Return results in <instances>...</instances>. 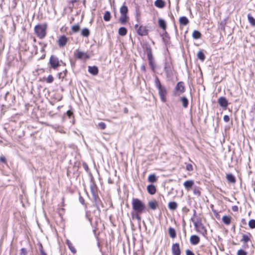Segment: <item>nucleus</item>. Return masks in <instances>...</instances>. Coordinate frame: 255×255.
Here are the masks:
<instances>
[{
  "mask_svg": "<svg viewBox=\"0 0 255 255\" xmlns=\"http://www.w3.org/2000/svg\"><path fill=\"white\" fill-rule=\"evenodd\" d=\"M154 83L155 87L158 90V94L161 101L163 103L166 102L167 95V90L166 88L161 85L157 77H155Z\"/></svg>",
  "mask_w": 255,
  "mask_h": 255,
  "instance_id": "f257e3e1",
  "label": "nucleus"
},
{
  "mask_svg": "<svg viewBox=\"0 0 255 255\" xmlns=\"http://www.w3.org/2000/svg\"><path fill=\"white\" fill-rule=\"evenodd\" d=\"M131 204L132 209L136 213H142L145 209L144 204L137 198H133Z\"/></svg>",
  "mask_w": 255,
  "mask_h": 255,
  "instance_id": "f03ea898",
  "label": "nucleus"
},
{
  "mask_svg": "<svg viewBox=\"0 0 255 255\" xmlns=\"http://www.w3.org/2000/svg\"><path fill=\"white\" fill-rule=\"evenodd\" d=\"M47 24H38L34 27V32L40 39L44 38L46 35Z\"/></svg>",
  "mask_w": 255,
  "mask_h": 255,
  "instance_id": "7ed1b4c3",
  "label": "nucleus"
},
{
  "mask_svg": "<svg viewBox=\"0 0 255 255\" xmlns=\"http://www.w3.org/2000/svg\"><path fill=\"white\" fill-rule=\"evenodd\" d=\"M164 70L167 77H169L172 75V66L170 60L166 59L164 62Z\"/></svg>",
  "mask_w": 255,
  "mask_h": 255,
  "instance_id": "20e7f679",
  "label": "nucleus"
},
{
  "mask_svg": "<svg viewBox=\"0 0 255 255\" xmlns=\"http://www.w3.org/2000/svg\"><path fill=\"white\" fill-rule=\"evenodd\" d=\"M58 58L55 55H51L49 59V63L52 68L56 69L60 66Z\"/></svg>",
  "mask_w": 255,
  "mask_h": 255,
  "instance_id": "39448f33",
  "label": "nucleus"
},
{
  "mask_svg": "<svg viewBox=\"0 0 255 255\" xmlns=\"http://www.w3.org/2000/svg\"><path fill=\"white\" fill-rule=\"evenodd\" d=\"M185 91V87L184 86V83L182 82H178L175 88L174 91V94L175 96H179L181 94L184 93Z\"/></svg>",
  "mask_w": 255,
  "mask_h": 255,
  "instance_id": "423d86ee",
  "label": "nucleus"
},
{
  "mask_svg": "<svg viewBox=\"0 0 255 255\" xmlns=\"http://www.w3.org/2000/svg\"><path fill=\"white\" fill-rule=\"evenodd\" d=\"M146 53H147V58H148V60L149 65L150 66L152 69L153 70H154V68H155V65L154 63L153 57L152 54L151 48H150V47H147L146 48Z\"/></svg>",
  "mask_w": 255,
  "mask_h": 255,
  "instance_id": "0eeeda50",
  "label": "nucleus"
},
{
  "mask_svg": "<svg viewBox=\"0 0 255 255\" xmlns=\"http://www.w3.org/2000/svg\"><path fill=\"white\" fill-rule=\"evenodd\" d=\"M134 27L138 35L140 36H145L147 35L148 31L145 26L141 25L139 27H138V25L135 24Z\"/></svg>",
  "mask_w": 255,
  "mask_h": 255,
  "instance_id": "6e6552de",
  "label": "nucleus"
},
{
  "mask_svg": "<svg viewBox=\"0 0 255 255\" xmlns=\"http://www.w3.org/2000/svg\"><path fill=\"white\" fill-rule=\"evenodd\" d=\"M75 56L79 59H87L90 58V56L86 52L77 50L75 52Z\"/></svg>",
  "mask_w": 255,
  "mask_h": 255,
  "instance_id": "1a4fd4ad",
  "label": "nucleus"
},
{
  "mask_svg": "<svg viewBox=\"0 0 255 255\" xmlns=\"http://www.w3.org/2000/svg\"><path fill=\"white\" fill-rule=\"evenodd\" d=\"M171 251L172 255H180L181 250L179 244H173L172 246Z\"/></svg>",
  "mask_w": 255,
  "mask_h": 255,
  "instance_id": "9d476101",
  "label": "nucleus"
},
{
  "mask_svg": "<svg viewBox=\"0 0 255 255\" xmlns=\"http://www.w3.org/2000/svg\"><path fill=\"white\" fill-rule=\"evenodd\" d=\"M68 42V38L64 35H61L59 37L57 43L58 46L60 47H62L65 46Z\"/></svg>",
  "mask_w": 255,
  "mask_h": 255,
  "instance_id": "9b49d317",
  "label": "nucleus"
},
{
  "mask_svg": "<svg viewBox=\"0 0 255 255\" xmlns=\"http://www.w3.org/2000/svg\"><path fill=\"white\" fill-rule=\"evenodd\" d=\"M218 102L219 104L220 105V106L222 108H224V109H226L229 104L228 101H227L226 98L224 97H221L219 98V99L218 100Z\"/></svg>",
  "mask_w": 255,
  "mask_h": 255,
  "instance_id": "f8f14e48",
  "label": "nucleus"
},
{
  "mask_svg": "<svg viewBox=\"0 0 255 255\" xmlns=\"http://www.w3.org/2000/svg\"><path fill=\"white\" fill-rule=\"evenodd\" d=\"M190 241L192 245H196L200 242V238L197 235H192L190 237Z\"/></svg>",
  "mask_w": 255,
  "mask_h": 255,
  "instance_id": "ddd939ff",
  "label": "nucleus"
},
{
  "mask_svg": "<svg viewBox=\"0 0 255 255\" xmlns=\"http://www.w3.org/2000/svg\"><path fill=\"white\" fill-rule=\"evenodd\" d=\"M88 72L93 75H96L98 74L99 70L98 67L96 66H88Z\"/></svg>",
  "mask_w": 255,
  "mask_h": 255,
  "instance_id": "4468645a",
  "label": "nucleus"
},
{
  "mask_svg": "<svg viewBox=\"0 0 255 255\" xmlns=\"http://www.w3.org/2000/svg\"><path fill=\"white\" fill-rule=\"evenodd\" d=\"M147 190L149 194L153 195L156 192V188L154 185L150 184L147 186Z\"/></svg>",
  "mask_w": 255,
  "mask_h": 255,
  "instance_id": "2eb2a0df",
  "label": "nucleus"
},
{
  "mask_svg": "<svg viewBox=\"0 0 255 255\" xmlns=\"http://www.w3.org/2000/svg\"><path fill=\"white\" fill-rule=\"evenodd\" d=\"M194 183V181L193 180H187L185 182H184L183 185L186 189L189 190L193 186Z\"/></svg>",
  "mask_w": 255,
  "mask_h": 255,
  "instance_id": "dca6fc26",
  "label": "nucleus"
},
{
  "mask_svg": "<svg viewBox=\"0 0 255 255\" xmlns=\"http://www.w3.org/2000/svg\"><path fill=\"white\" fill-rule=\"evenodd\" d=\"M90 190L92 195L98 194V188L95 183L91 184Z\"/></svg>",
  "mask_w": 255,
  "mask_h": 255,
  "instance_id": "f3484780",
  "label": "nucleus"
},
{
  "mask_svg": "<svg viewBox=\"0 0 255 255\" xmlns=\"http://www.w3.org/2000/svg\"><path fill=\"white\" fill-rule=\"evenodd\" d=\"M168 233L170 237L172 239H174L176 237V233L175 229L173 228H169Z\"/></svg>",
  "mask_w": 255,
  "mask_h": 255,
  "instance_id": "a211bd4d",
  "label": "nucleus"
},
{
  "mask_svg": "<svg viewBox=\"0 0 255 255\" xmlns=\"http://www.w3.org/2000/svg\"><path fill=\"white\" fill-rule=\"evenodd\" d=\"M154 4L158 8H163L165 6V2L163 0H156Z\"/></svg>",
  "mask_w": 255,
  "mask_h": 255,
  "instance_id": "6ab92c4d",
  "label": "nucleus"
},
{
  "mask_svg": "<svg viewBox=\"0 0 255 255\" xmlns=\"http://www.w3.org/2000/svg\"><path fill=\"white\" fill-rule=\"evenodd\" d=\"M179 22L181 24L186 25L189 23V20L186 16H182L179 18Z\"/></svg>",
  "mask_w": 255,
  "mask_h": 255,
  "instance_id": "aec40b11",
  "label": "nucleus"
},
{
  "mask_svg": "<svg viewBox=\"0 0 255 255\" xmlns=\"http://www.w3.org/2000/svg\"><path fill=\"white\" fill-rule=\"evenodd\" d=\"M251 236V235L250 233H249L248 235L244 234L241 241L244 242V243H247L250 240Z\"/></svg>",
  "mask_w": 255,
  "mask_h": 255,
  "instance_id": "412c9836",
  "label": "nucleus"
},
{
  "mask_svg": "<svg viewBox=\"0 0 255 255\" xmlns=\"http://www.w3.org/2000/svg\"><path fill=\"white\" fill-rule=\"evenodd\" d=\"M128 11V7L124 4L120 8L121 15H127Z\"/></svg>",
  "mask_w": 255,
  "mask_h": 255,
  "instance_id": "4be33fe9",
  "label": "nucleus"
},
{
  "mask_svg": "<svg viewBox=\"0 0 255 255\" xmlns=\"http://www.w3.org/2000/svg\"><path fill=\"white\" fill-rule=\"evenodd\" d=\"M92 196H93V198L95 204L97 209L99 210L98 203L99 202H100V199L98 196V194L93 195H92Z\"/></svg>",
  "mask_w": 255,
  "mask_h": 255,
  "instance_id": "5701e85b",
  "label": "nucleus"
},
{
  "mask_svg": "<svg viewBox=\"0 0 255 255\" xmlns=\"http://www.w3.org/2000/svg\"><path fill=\"white\" fill-rule=\"evenodd\" d=\"M148 206L151 209L154 210L157 207V203L155 201H151L148 202Z\"/></svg>",
  "mask_w": 255,
  "mask_h": 255,
  "instance_id": "b1692460",
  "label": "nucleus"
},
{
  "mask_svg": "<svg viewBox=\"0 0 255 255\" xmlns=\"http://www.w3.org/2000/svg\"><path fill=\"white\" fill-rule=\"evenodd\" d=\"M177 207V204L174 201L170 202L168 203V208L171 210H174Z\"/></svg>",
  "mask_w": 255,
  "mask_h": 255,
  "instance_id": "393cba45",
  "label": "nucleus"
},
{
  "mask_svg": "<svg viewBox=\"0 0 255 255\" xmlns=\"http://www.w3.org/2000/svg\"><path fill=\"white\" fill-rule=\"evenodd\" d=\"M66 244L68 246L69 249L73 253L75 254L76 252V251L75 249V248L73 246L72 244L71 243V242L69 240L66 241Z\"/></svg>",
  "mask_w": 255,
  "mask_h": 255,
  "instance_id": "a878e982",
  "label": "nucleus"
},
{
  "mask_svg": "<svg viewBox=\"0 0 255 255\" xmlns=\"http://www.w3.org/2000/svg\"><path fill=\"white\" fill-rule=\"evenodd\" d=\"M158 24L159 26L163 30H165L166 29V25L164 20L161 18L159 19Z\"/></svg>",
  "mask_w": 255,
  "mask_h": 255,
  "instance_id": "bb28decb",
  "label": "nucleus"
},
{
  "mask_svg": "<svg viewBox=\"0 0 255 255\" xmlns=\"http://www.w3.org/2000/svg\"><path fill=\"white\" fill-rule=\"evenodd\" d=\"M227 179L230 183H235L236 182V179L234 176L232 174H228L227 175Z\"/></svg>",
  "mask_w": 255,
  "mask_h": 255,
  "instance_id": "cd10ccee",
  "label": "nucleus"
},
{
  "mask_svg": "<svg viewBox=\"0 0 255 255\" xmlns=\"http://www.w3.org/2000/svg\"><path fill=\"white\" fill-rule=\"evenodd\" d=\"M119 34L121 36H125L127 33V29L124 27H121L119 29Z\"/></svg>",
  "mask_w": 255,
  "mask_h": 255,
  "instance_id": "c85d7f7f",
  "label": "nucleus"
},
{
  "mask_svg": "<svg viewBox=\"0 0 255 255\" xmlns=\"http://www.w3.org/2000/svg\"><path fill=\"white\" fill-rule=\"evenodd\" d=\"M192 36L194 39H199L201 36V33L198 30H194L192 33Z\"/></svg>",
  "mask_w": 255,
  "mask_h": 255,
  "instance_id": "c756f323",
  "label": "nucleus"
},
{
  "mask_svg": "<svg viewBox=\"0 0 255 255\" xmlns=\"http://www.w3.org/2000/svg\"><path fill=\"white\" fill-rule=\"evenodd\" d=\"M223 222L226 225H229L231 223V218L228 216H224L222 218Z\"/></svg>",
  "mask_w": 255,
  "mask_h": 255,
  "instance_id": "7c9ffc66",
  "label": "nucleus"
},
{
  "mask_svg": "<svg viewBox=\"0 0 255 255\" xmlns=\"http://www.w3.org/2000/svg\"><path fill=\"white\" fill-rule=\"evenodd\" d=\"M81 35L84 37H88L90 35V31L87 28H84L81 31Z\"/></svg>",
  "mask_w": 255,
  "mask_h": 255,
  "instance_id": "2f4dec72",
  "label": "nucleus"
},
{
  "mask_svg": "<svg viewBox=\"0 0 255 255\" xmlns=\"http://www.w3.org/2000/svg\"><path fill=\"white\" fill-rule=\"evenodd\" d=\"M181 101L182 103V105L184 108H187L188 105V99L185 97H183L181 98Z\"/></svg>",
  "mask_w": 255,
  "mask_h": 255,
  "instance_id": "473e14b6",
  "label": "nucleus"
},
{
  "mask_svg": "<svg viewBox=\"0 0 255 255\" xmlns=\"http://www.w3.org/2000/svg\"><path fill=\"white\" fill-rule=\"evenodd\" d=\"M103 18L106 21H109L111 19V13L109 11H106L105 13Z\"/></svg>",
  "mask_w": 255,
  "mask_h": 255,
  "instance_id": "72a5a7b5",
  "label": "nucleus"
},
{
  "mask_svg": "<svg viewBox=\"0 0 255 255\" xmlns=\"http://www.w3.org/2000/svg\"><path fill=\"white\" fill-rule=\"evenodd\" d=\"M248 18L249 22L253 26H255V19L251 14L248 15Z\"/></svg>",
  "mask_w": 255,
  "mask_h": 255,
  "instance_id": "f704fd0d",
  "label": "nucleus"
},
{
  "mask_svg": "<svg viewBox=\"0 0 255 255\" xmlns=\"http://www.w3.org/2000/svg\"><path fill=\"white\" fill-rule=\"evenodd\" d=\"M197 57L198 59L201 60L202 61H203L205 60V55L203 52L201 51L198 52L197 54Z\"/></svg>",
  "mask_w": 255,
  "mask_h": 255,
  "instance_id": "c9c22d12",
  "label": "nucleus"
},
{
  "mask_svg": "<svg viewBox=\"0 0 255 255\" xmlns=\"http://www.w3.org/2000/svg\"><path fill=\"white\" fill-rule=\"evenodd\" d=\"M71 29L73 32L76 33L80 30V26L78 24L74 25L72 26Z\"/></svg>",
  "mask_w": 255,
  "mask_h": 255,
  "instance_id": "e433bc0d",
  "label": "nucleus"
},
{
  "mask_svg": "<svg viewBox=\"0 0 255 255\" xmlns=\"http://www.w3.org/2000/svg\"><path fill=\"white\" fill-rule=\"evenodd\" d=\"M148 180L150 182H154L156 180V177L154 174H150L148 176Z\"/></svg>",
  "mask_w": 255,
  "mask_h": 255,
  "instance_id": "4c0bfd02",
  "label": "nucleus"
},
{
  "mask_svg": "<svg viewBox=\"0 0 255 255\" xmlns=\"http://www.w3.org/2000/svg\"><path fill=\"white\" fill-rule=\"evenodd\" d=\"M127 15H121L120 18V21L122 23L124 24L127 22Z\"/></svg>",
  "mask_w": 255,
  "mask_h": 255,
  "instance_id": "58836bf2",
  "label": "nucleus"
},
{
  "mask_svg": "<svg viewBox=\"0 0 255 255\" xmlns=\"http://www.w3.org/2000/svg\"><path fill=\"white\" fill-rule=\"evenodd\" d=\"M249 226L251 229L255 228V220L252 219L249 222Z\"/></svg>",
  "mask_w": 255,
  "mask_h": 255,
  "instance_id": "ea45409f",
  "label": "nucleus"
},
{
  "mask_svg": "<svg viewBox=\"0 0 255 255\" xmlns=\"http://www.w3.org/2000/svg\"><path fill=\"white\" fill-rule=\"evenodd\" d=\"M98 127L101 129H105L106 128V125L104 122H100L98 125Z\"/></svg>",
  "mask_w": 255,
  "mask_h": 255,
  "instance_id": "a19ab883",
  "label": "nucleus"
},
{
  "mask_svg": "<svg viewBox=\"0 0 255 255\" xmlns=\"http://www.w3.org/2000/svg\"><path fill=\"white\" fill-rule=\"evenodd\" d=\"M53 80H54L53 77L52 75H49L47 77V79L46 80V81L48 83H52L53 81Z\"/></svg>",
  "mask_w": 255,
  "mask_h": 255,
  "instance_id": "79ce46f5",
  "label": "nucleus"
},
{
  "mask_svg": "<svg viewBox=\"0 0 255 255\" xmlns=\"http://www.w3.org/2000/svg\"><path fill=\"white\" fill-rule=\"evenodd\" d=\"M140 214L141 213H135V214L132 215V218H135L136 219H137L138 221H139L141 220V217L139 216V214Z\"/></svg>",
  "mask_w": 255,
  "mask_h": 255,
  "instance_id": "37998d69",
  "label": "nucleus"
},
{
  "mask_svg": "<svg viewBox=\"0 0 255 255\" xmlns=\"http://www.w3.org/2000/svg\"><path fill=\"white\" fill-rule=\"evenodd\" d=\"M247 253L246 252L242 249H240L238 251L237 255H247Z\"/></svg>",
  "mask_w": 255,
  "mask_h": 255,
  "instance_id": "c03bdc74",
  "label": "nucleus"
},
{
  "mask_svg": "<svg viewBox=\"0 0 255 255\" xmlns=\"http://www.w3.org/2000/svg\"><path fill=\"white\" fill-rule=\"evenodd\" d=\"M27 251L25 248H22L20 250V255H27Z\"/></svg>",
  "mask_w": 255,
  "mask_h": 255,
  "instance_id": "a18cd8bd",
  "label": "nucleus"
},
{
  "mask_svg": "<svg viewBox=\"0 0 255 255\" xmlns=\"http://www.w3.org/2000/svg\"><path fill=\"white\" fill-rule=\"evenodd\" d=\"M66 73H67V70H65L63 72H61V73H59L58 74L59 78L60 79L61 78H63L64 77V76L66 75Z\"/></svg>",
  "mask_w": 255,
  "mask_h": 255,
  "instance_id": "49530a36",
  "label": "nucleus"
},
{
  "mask_svg": "<svg viewBox=\"0 0 255 255\" xmlns=\"http://www.w3.org/2000/svg\"><path fill=\"white\" fill-rule=\"evenodd\" d=\"M39 250L41 253V255H47L46 253L44 251L42 245H40Z\"/></svg>",
  "mask_w": 255,
  "mask_h": 255,
  "instance_id": "de8ad7c7",
  "label": "nucleus"
},
{
  "mask_svg": "<svg viewBox=\"0 0 255 255\" xmlns=\"http://www.w3.org/2000/svg\"><path fill=\"white\" fill-rule=\"evenodd\" d=\"M186 169H187V170L189 171L193 170L192 165L190 164H187Z\"/></svg>",
  "mask_w": 255,
  "mask_h": 255,
  "instance_id": "09e8293b",
  "label": "nucleus"
},
{
  "mask_svg": "<svg viewBox=\"0 0 255 255\" xmlns=\"http://www.w3.org/2000/svg\"><path fill=\"white\" fill-rule=\"evenodd\" d=\"M224 121L228 123L230 121V117L228 115H225L223 118Z\"/></svg>",
  "mask_w": 255,
  "mask_h": 255,
  "instance_id": "8fccbe9b",
  "label": "nucleus"
},
{
  "mask_svg": "<svg viewBox=\"0 0 255 255\" xmlns=\"http://www.w3.org/2000/svg\"><path fill=\"white\" fill-rule=\"evenodd\" d=\"M0 161L4 163H5L6 162V158L3 155L0 157Z\"/></svg>",
  "mask_w": 255,
  "mask_h": 255,
  "instance_id": "3c124183",
  "label": "nucleus"
},
{
  "mask_svg": "<svg viewBox=\"0 0 255 255\" xmlns=\"http://www.w3.org/2000/svg\"><path fill=\"white\" fill-rule=\"evenodd\" d=\"M193 192L195 195L198 196L200 195V192L198 189H194Z\"/></svg>",
  "mask_w": 255,
  "mask_h": 255,
  "instance_id": "603ef678",
  "label": "nucleus"
},
{
  "mask_svg": "<svg viewBox=\"0 0 255 255\" xmlns=\"http://www.w3.org/2000/svg\"><path fill=\"white\" fill-rule=\"evenodd\" d=\"M186 255H195L190 250H187L186 251Z\"/></svg>",
  "mask_w": 255,
  "mask_h": 255,
  "instance_id": "864d4df0",
  "label": "nucleus"
},
{
  "mask_svg": "<svg viewBox=\"0 0 255 255\" xmlns=\"http://www.w3.org/2000/svg\"><path fill=\"white\" fill-rule=\"evenodd\" d=\"M192 221H193V224H194V225L195 227L197 228V226H198V225H197V222H195V221L194 220H193L192 219Z\"/></svg>",
  "mask_w": 255,
  "mask_h": 255,
  "instance_id": "5fc2aeb1",
  "label": "nucleus"
},
{
  "mask_svg": "<svg viewBox=\"0 0 255 255\" xmlns=\"http://www.w3.org/2000/svg\"><path fill=\"white\" fill-rule=\"evenodd\" d=\"M67 114L69 117H70L71 115L72 114V113L70 111H68L67 112Z\"/></svg>",
  "mask_w": 255,
  "mask_h": 255,
  "instance_id": "6e6d98bb",
  "label": "nucleus"
},
{
  "mask_svg": "<svg viewBox=\"0 0 255 255\" xmlns=\"http://www.w3.org/2000/svg\"><path fill=\"white\" fill-rule=\"evenodd\" d=\"M80 201L82 204L84 203V199L82 198H80Z\"/></svg>",
  "mask_w": 255,
  "mask_h": 255,
  "instance_id": "4d7b16f0",
  "label": "nucleus"
},
{
  "mask_svg": "<svg viewBox=\"0 0 255 255\" xmlns=\"http://www.w3.org/2000/svg\"><path fill=\"white\" fill-rule=\"evenodd\" d=\"M84 167L86 170H87L88 169V166L86 164L84 165Z\"/></svg>",
  "mask_w": 255,
  "mask_h": 255,
  "instance_id": "13d9d810",
  "label": "nucleus"
},
{
  "mask_svg": "<svg viewBox=\"0 0 255 255\" xmlns=\"http://www.w3.org/2000/svg\"><path fill=\"white\" fill-rule=\"evenodd\" d=\"M141 68V69H142V70H143V71H145V66H142Z\"/></svg>",
  "mask_w": 255,
  "mask_h": 255,
  "instance_id": "bf43d9fd",
  "label": "nucleus"
},
{
  "mask_svg": "<svg viewBox=\"0 0 255 255\" xmlns=\"http://www.w3.org/2000/svg\"><path fill=\"white\" fill-rule=\"evenodd\" d=\"M233 209L234 211H236L238 209V207L237 206H235L234 207H233Z\"/></svg>",
  "mask_w": 255,
  "mask_h": 255,
  "instance_id": "052dcab7",
  "label": "nucleus"
},
{
  "mask_svg": "<svg viewBox=\"0 0 255 255\" xmlns=\"http://www.w3.org/2000/svg\"><path fill=\"white\" fill-rule=\"evenodd\" d=\"M125 112H128V110H127V109H126H126H125Z\"/></svg>",
  "mask_w": 255,
  "mask_h": 255,
  "instance_id": "680f3d73",
  "label": "nucleus"
},
{
  "mask_svg": "<svg viewBox=\"0 0 255 255\" xmlns=\"http://www.w3.org/2000/svg\"><path fill=\"white\" fill-rule=\"evenodd\" d=\"M194 216H195V215H196V211H194Z\"/></svg>",
  "mask_w": 255,
  "mask_h": 255,
  "instance_id": "e2e57ef3",
  "label": "nucleus"
},
{
  "mask_svg": "<svg viewBox=\"0 0 255 255\" xmlns=\"http://www.w3.org/2000/svg\"><path fill=\"white\" fill-rule=\"evenodd\" d=\"M201 226H202V229H204V227L202 226V224H201Z\"/></svg>",
  "mask_w": 255,
  "mask_h": 255,
  "instance_id": "0e129e2a",
  "label": "nucleus"
}]
</instances>
